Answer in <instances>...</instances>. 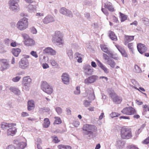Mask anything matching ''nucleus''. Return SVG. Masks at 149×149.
Listing matches in <instances>:
<instances>
[{"instance_id":"nucleus-61","label":"nucleus","mask_w":149,"mask_h":149,"mask_svg":"<svg viewBox=\"0 0 149 149\" xmlns=\"http://www.w3.org/2000/svg\"><path fill=\"white\" fill-rule=\"evenodd\" d=\"M111 57L115 59H117V57H114V54H113L112 53H110L109 52V54H108Z\"/></svg>"},{"instance_id":"nucleus-55","label":"nucleus","mask_w":149,"mask_h":149,"mask_svg":"<svg viewBox=\"0 0 149 149\" xmlns=\"http://www.w3.org/2000/svg\"><path fill=\"white\" fill-rule=\"evenodd\" d=\"M76 91H75L74 92V93L75 94H78L80 93V87L79 86H77L76 88Z\"/></svg>"},{"instance_id":"nucleus-62","label":"nucleus","mask_w":149,"mask_h":149,"mask_svg":"<svg viewBox=\"0 0 149 149\" xmlns=\"http://www.w3.org/2000/svg\"><path fill=\"white\" fill-rule=\"evenodd\" d=\"M120 119H130V118L128 116H121L119 117Z\"/></svg>"},{"instance_id":"nucleus-16","label":"nucleus","mask_w":149,"mask_h":149,"mask_svg":"<svg viewBox=\"0 0 149 149\" xmlns=\"http://www.w3.org/2000/svg\"><path fill=\"white\" fill-rule=\"evenodd\" d=\"M53 17L51 15H48L46 16L43 20V22L44 24H47L52 22L54 21Z\"/></svg>"},{"instance_id":"nucleus-12","label":"nucleus","mask_w":149,"mask_h":149,"mask_svg":"<svg viewBox=\"0 0 149 149\" xmlns=\"http://www.w3.org/2000/svg\"><path fill=\"white\" fill-rule=\"evenodd\" d=\"M61 79L63 82L65 84H68L70 81V77L68 74L64 73L61 76Z\"/></svg>"},{"instance_id":"nucleus-30","label":"nucleus","mask_w":149,"mask_h":149,"mask_svg":"<svg viewBox=\"0 0 149 149\" xmlns=\"http://www.w3.org/2000/svg\"><path fill=\"white\" fill-rule=\"evenodd\" d=\"M58 149H72L71 147L69 146H66L63 144H60L57 146Z\"/></svg>"},{"instance_id":"nucleus-35","label":"nucleus","mask_w":149,"mask_h":149,"mask_svg":"<svg viewBox=\"0 0 149 149\" xmlns=\"http://www.w3.org/2000/svg\"><path fill=\"white\" fill-rule=\"evenodd\" d=\"M60 13L63 15H66L67 14V10L64 8H61L60 10Z\"/></svg>"},{"instance_id":"nucleus-28","label":"nucleus","mask_w":149,"mask_h":149,"mask_svg":"<svg viewBox=\"0 0 149 149\" xmlns=\"http://www.w3.org/2000/svg\"><path fill=\"white\" fill-rule=\"evenodd\" d=\"M120 18V19L121 22H124L127 19V16L121 12L119 13Z\"/></svg>"},{"instance_id":"nucleus-49","label":"nucleus","mask_w":149,"mask_h":149,"mask_svg":"<svg viewBox=\"0 0 149 149\" xmlns=\"http://www.w3.org/2000/svg\"><path fill=\"white\" fill-rule=\"evenodd\" d=\"M31 54L36 58L38 57V55L36 52L32 51L31 52Z\"/></svg>"},{"instance_id":"nucleus-15","label":"nucleus","mask_w":149,"mask_h":149,"mask_svg":"<svg viewBox=\"0 0 149 149\" xmlns=\"http://www.w3.org/2000/svg\"><path fill=\"white\" fill-rule=\"evenodd\" d=\"M104 7L105 8L107 9L108 10L111 12H113L115 11L112 3L110 2H107L104 3Z\"/></svg>"},{"instance_id":"nucleus-13","label":"nucleus","mask_w":149,"mask_h":149,"mask_svg":"<svg viewBox=\"0 0 149 149\" xmlns=\"http://www.w3.org/2000/svg\"><path fill=\"white\" fill-rule=\"evenodd\" d=\"M31 81V79L29 76L24 77L22 79V84L26 88V87H28V85L29 84Z\"/></svg>"},{"instance_id":"nucleus-43","label":"nucleus","mask_w":149,"mask_h":149,"mask_svg":"<svg viewBox=\"0 0 149 149\" xmlns=\"http://www.w3.org/2000/svg\"><path fill=\"white\" fill-rule=\"evenodd\" d=\"M143 110L144 111H146L148 110L149 111V106L148 105L146 104H145V105H143Z\"/></svg>"},{"instance_id":"nucleus-6","label":"nucleus","mask_w":149,"mask_h":149,"mask_svg":"<svg viewBox=\"0 0 149 149\" xmlns=\"http://www.w3.org/2000/svg\"><path fill=\"white\" fill-rule=\"evenodd\" d=\"M41 88L43 91L48 94H51L53 92L52 88L45 81L42 82Z\"/></svg>"},{"instance_id":"nucleus-46","label":"nucleus","mask_w":149,"mask_h":149,"mask_svg":"<svg viewBox=\"0 0 149 149\" xmlns=\"http://www.w3.org/2000/svg\"><path fill=\"white\" fill-rule=\"evenodd\" d=\"M21 78V77L17 76L16 77L13 78L12 79V80L14 82H17L19 81V80Z\"/></svg>"},{"instance_id":"nucleus-52","label":"nucleus","mask_w":149,"mask_h":149,"mask_svg":"<svg viewBox=\"0 0 149 149\" xmlns=\"http://www.w3.org/2000/svg\"><path fill=\"white\" fill-rule=\"evenodd\" d=\"M102 11L103 13L105 14L106 16H107L109 15V12L105 8H102Z\"/></svg>"},{"instance_id":"nucleus-32","label":"nucleus","mask_w":149,"mask_h":149,"mask_svg":"<svg viewBox=\"0 0 149 149\" xmlns=\"http://www.w3.org/2000/svg\"><path fill=\"white\" fill-rule=\"evenodd\" d=\"M55 120L54 123V124H59L62 123V121L60 118L58 117H54Z\"/></svg>"},{"instance_id":"nucleus-56","label":"nucleus","mask_w":149,"mask_h":149,"mask_svg":"<svg viewBox=\"0 0 149 149\" xmlns=\"http://www.w3.org/2000/svg\"><path fill=\"white\" fill-rule=\"evenodd\" d=\"M42 67L43 69H47L49 67V65L47 63H43L42 64Z\"/></svg>"},{"instance_id":"nucleus-33","label":"nucleus","mask_w":149,"mask_h":149,"mask_svg":"<svg viewBox=\"0 0 149 149\" xmlns=\"http://www.w3.org/2000/svg\"><path fill=\"white\" fill-rule=\"evenodd\" d=\"M10 89L11 91L13 92L15 94L19 95L20 93L18 89L16 88L11 87L10 88Z\"/></svg>"},{"instance_id":"nucleus-9","label":"nucleus","mask_w":149,"mask_h":149,"mask_svg":"<svg viewBox=\"0 0 149 149\" xmlns=\"http://www.w3.org/2000/svg\"><path fill=\"white\" fill-rule=\"evenodd\" d=\"M137 48L139 52L141 54L145 52L147 49L145 45L142 43H139L137 45Z\"/></svg>"},{"instance_id":"nucleus-1","label":"nucleus","mask_w":149,"mask_h":149,"mask_svg":"<svg viewBox=\"0 0 149 149\" xmlns=\"http://www.w3.org/2000/svg\"><path fill=\"white\" fill-rule=\"evenodd\" d=\"M29 26L28 19L24 17L20 19L17 24V27L19 30H24L28 28Z\"/></svg>"},{"instance_id":"nucleus-51","label":"nucleus","mask_w":149,"mask_h":149,"mask_svg":"<svg viewBox=\"0 0 149 149\" xmlns=\"http://www.w3.org/2000/svg\"><path fill=\"white\" fill-rule=\"evenodd\" d=\"M50 63L52 66H56L57 65V63L54 60H51L50 61Z\"/></svg>"},{"instance_id":"nucleus-31","label":"nucleus","mask_w":149,"mask_h":149,"mask_svg":"<svg viewBox=\"0 0 149 149\" xmlns=\"http://www.w3.org/2000/svg\"><path fill=\"white\" fill-rule=\"evenodd\" d=\"M100 47L102 51L107 54H109V51L108 50V48L106 45H100Z\"/></svg>"},{"instance_id":"nucleus-8","label":"nucleus","mask_w":149,"mask_h":149,"mask_svg":"<svg viewBox=\"0 0 149 149\" xmlns=\"http://www.w3.org/2000/svg\"><path fill=\"white\" fill-rule=\"evenodd\" d=\"M19 68L23 69H25L29 66L28 60L25 58H23L19 63Z\"/></svg>"},{"instance_id":"nucleus-27","label":"nucleus","mask_w":149,"mask_h":149,"mask_svg":"<svg viewBox=\"0 0 149 149\" xmlns=\"http://www.w3.org/2000/svg\"><path fill=\"white\" fill-rule=\"evenodd\" d=\"M21 52V50L19 48H14L12 50L13 54L15 56H18Z\"/></svg>"},{"instance_id":"nucleus-17","label":"nucleus","mask_w":149,"mask_h":149,"mask_svg":"<svg viewBox=\"0 0 149 149\" xmlns=\"http://www.w3.org/2000/svg\"><path fill=\"white\" fill-rule=\"evenodd\" d=\"M84 72L86 74L89 75L93 72V69L90 65L85 66L84 67Z\"/></svg>"},{"instance_id":"nucleus-10","label":"nucleus","mask_w":149,"mask_h":149,"mask_svg":"<svg viewBox=\"0 0 149 149\" xmlns=\"http://www.w3.org/2000/svg\"><path fill=\"white\" fill-rule=\"evenodd\" d=\"M97 77L95 75H93L86 79L84 80L85 84H88L94 83L97 79Z\"/></svg>"},{"instance_id":"nucleus-48","label":"nucleus","mask_w":149,"mask_h":149,"mask_svg":"<svg viewBox=\"0 0 149 149\" xmlns=\"http://www.w3.org/2000/svg\"><path fill=\"white\" fill-rule=\"evenodd\" d=\"M7 149H17V148L14 145H10L8 146Z\"/></svg>"},{"instance_id":"nucleus-5","label":"nucleus","mask_w":149,"mask_h":149,"mask_svg":"<svg viewBox=\"0 0 149 149\" xmlns=\"http://www.w3.org/2000/svg\"><path fill=\"white\" fill-rule=\"evenodd\" d=\"M110 97L111 98L113 102L117 104L121 103L122 101V97L118 96L114 91H111L109 94Z\"/></svg>"},{"instance_id":"nucleus-24","label":"nucleus","mask_w":149,"mask_h":149,"mask_svg":"<svg viewBox=\"0 0 149 149\" xmlns=\"http://www.w3.org/2000/svg\"><path fill=\"white\" fill-rule=\"evenodd\" d=\"M10 8L13 11L19 10V8L18 4H9Z\"/></svg>"},{"instance_id":"nucleus-25","label":"nucleus","mask_w":149,"mask_h":149,"mask_svg":"<svg viewBox=\"0 0 149 149\" xmlns=\"http://www.w3.org/2000/svg\"><path fill=\"white\" fill-rule=\"evenodd\" d=\"M50 122L49 119L45 118L44 120V122L42 124L43 127L45 128H47L50 125Z\"/></svg>"},{"instance_id":"nucleus-19","label":"nucleus","mask_w":149,"mask_h":149,"mask_svg":"<svg viewBox=\"0 0 149 149\" xmlns=\"http://www.w3.org/2000/svg\"><path fill=\"white\" fill-rule=\"evenodd\" d=\"M11 127L8 129L7 131V133L8 135H10L13 136L16 133L17 130L15 126Z\"/></svg>"},{"instance_id":"nucleus-50","label":"nucleus","mask_w":149,"mask_h":149,"mask_svg":"<svg viewBox=\"0 0 149 149\" xmlns=\"http://www.w3.org/2000/svg\"><path fill=\"white\" fill-rule=\"evenodd\" d=\"M143 144H148L149 143V136L144 140L142 142Z\"/></svg>"},{"instance_id":"nucleus-40","label":"nucleus","mask_w":149,"mask_h":149,"mask_svg":"<svg viewBox=\"0 0 149 149\" xmlns=\"http://www.w3.org/2000/svg\"><path fill=\"white\" fill-rule=\"evenodd\" d=\"M19 0H10L9 4H18Z\"/></svg>"},{"instance_id":"nucleus-58","label":"nucleus","mask_w":149,"mask_h":149,"mask_svg":"<svg viewBox=\"0 0 149 149\" xmlns=\"http://www.w3.org/2000/svg\"><path fill=\"white\" fill-rule=\"evenodd\" d=\"M56 112L59 114H60L62 113V109L60 107H57L56 109Z\"/></svg>"},{"instance_id":"nucleus-4","label":"nucleus","mask_w":149,"mask_h":149,"mask_svg":"<svg viewBox=\"0 0 149 149\" xmlns=\"http://www.w3.org/2000/svg\"><path fill=\"white\" fill-rule=\"evenodd\" d=\"M63 37L62 35L60 32L56 31L55 32L54 35L53 36L52 41L54 43L63 44Z\"/></svg>"},{"instance_id":"nucleus-11","label":"nucleus","mask_w":149,"mask_h":149,"mask_svg":"<svg viewBox=\"0 0 149 149\" xmlns=\"http://www.w3.org/2000/svg\"><path fill=\"white\" fill-rule=\"evenodd\" d=\"M134 36L125 35L123 40V43L125 45H127L130 42L134 39Z\"/></svg>"},{"instance_id":"nucleus-54","label":"nucleus","mask_w":149,"mask_h":149,"mask_svg":"<svg viewBox=\"0 0 149 149\" xmlns=\"http://www.w3.org/2000/svg\"><path fill=\"white\" fill-rule=\"evenodd\" d=\"M22 36L24 38V39L25 40H26L29 38V36L28 35L24 33H23L22 34Z\"/></svg>"},{"instance_id":"nucleus-3","label":"nucleus","mask_w":149,"mask_h":149,"mask_svg":"<svg viewBox=\"0 0 149 149\" xmlns=\"http://www.w3.org/2000/svg\"><path fill=\"white\" fill-rule=\"evenodd\" d=\"M83 129L87 135H92L93 132H96L97 131V127L95 126L87 124L84 125Z\"/></svg>"},{"instance_id":"nucleus-47","label":"nucleus","mask_w":149,"mask_h":149,"mask_svg":"<svg viewBox=\"0 0 149 149\" xmlns=\"http://www.w3.org/2000/svg\"><path fill=\"white\" fill-rule=\"evenodd\" d=\"M91 93V97H88V99L89 100H93L94 98V94L93 90L92 89Z\"/></svg>"},{"instance_id":"nucleus-42","label":"nucleus","mask_w":149,"mask_h":149,"mask_svg":"<svg viewBox=\"0 0 149 149\" xmlns=\"http://www.w3.org/2000/svg\"><path fill=\"white\" fill-rule=\"evenodd\" d=\"M134 68L136 72L139 73L141 72V68L137 65H135L134 66Z\"/></svg>"},{"instance_id":"nucleus-2","label":"nucleus","mask_w":149,"mask_h":149,"mask_svg":"<svg viewBox=\"0 0 149 149\" xmlns=\"http://www.w3.org/2000/svg\"><path fill=\"white\" fill-rule=\"evenodd\" d=\"M120 132L121 137L123 139H129L132 137L131 130L130 128L123 127Z\"/></svg>"},{"instance_id":"nucleus-21","label":"nucleus","mask_w":149,"mask_h":149,"mask_svg":"<svg viewBox=\"0 0 149 149\" xmlns=\"http://www.w3.org/2000/svg\"><path fill=\"white\" fill-rule=\"evenodd\" d=\"M116 47L123 56L124 57H127V55L124 48H122L119 45H117Z\"/></svg>"},{"instance_id":"nucleus-26","label":"nucleus","mask_w":149,"mask_h":149,"mask_svg":"<svg viewBox=\"0 0 149 149\" xmlns=\"http://www.w3.org/2000/svg\"><path fill=\"white\" fill-rule=\"evenodd\" d=\"M26 144L25 142L22 141L19 142L17 145V149H23L26 146Z\"/></svg>"},{"instance_id":"nucleus-7","label":"nucleus","mask_w":149,"mask_h":149,"mask_svg":"<svg viewBox=\"0 0 149 149\" xmlns=\"http://www.w3.org/2000/svg\"><path fill=\"white\" fill-rule=\"evenodd\" d=\"M121 112L123 114L127 115H134L136 113L135 109L131 107L124 108L121 111Z\"/></svg>"},{"instance_id":"nucleus-36","label":"nucleus","mask_w":149,"mask_h":149,"mask_svg":"<svg viewBox=\"0 0 149 149\" xmlns=\"http://www.w3.org/2000/svg\"><path fill=\"white\" fill-rule=\"evenodd\" d=\"M9 67V64L6 65H1L0 68L1 70V71H3L5 70L8 68Z\"/></svg>"},{"instance_id":"nucleus-53","label":"nucleus","mask_w":149,"mask_h":149,"mask_svg":"<svg viewBox=\"0 0 149 149\" xmlns=\"http://www.w3.org/2000/svg\"><path fill=\"white\" fill-rule=\"evenodd\" d=\"M31 33L33 34H36L37 32L36 29L34 27H32L31 28Z\"/></svg>"},{"instance_id":"nucleus-38","label":"nucleus","mask_w":149,"mask_h":149,"mask_svg":"<svg viewBox=\"0 0 149 149\" xmlns=\"http://www.w3.org/2000/svg\"><path fill=\"white\" fill-rule=\"evenodd\" d=\"M142 21L145 25L146 26L149 25V20L148 19L146 18H144L142 19Z\"/></svg>"},{"instance_id":"nucleus-41","label":"nucleus","mask_w":149,"mask_h":149,"mask_svg":"<svg viewBox=\"0 0 149 149\" xmlns=\"http://www.w3.org/2000/svg\"><path fill=\"white\" fill-rule=\"evenodd\" d=\"M0 61L2 63V65L8 64L7 60L6 59H0Z\"/></svg>"},{"instance_id":"nucleus-39","label":"nucleus","mask_w":149,"mask_h":149,"mask_svg":"<svg viewBox=\"0 0 149 149\" xmlns=\"http://www.w3.org/2000/svg\"><path fill=\"white\" fill-rule=\"evenodd\" d=\"M120 115V114L115 112H112L111 114V116L112 118L118 117Z\"/></svg>"},{"instance_id":"nucleus-29","label":"nucleus","mask_w":149,"mask_h":149,"mask_svg":"<svg viewBox=\"0 0 149 149\" xmlns=\"http://www.w3.org/2000/svg\"><path fill=\"white\" fill-rule=\"evenodd\" d=\"M98 65L104 71L105 73H108L109 71L108 69L100 61H99V64H98Z\"/></svg>"},{"instance_id":"nucleus-60","label":"nucleus","mask_w":149,"mask_h":149,"mask_svg":"<svg viewBox=\"0 0 149 149\" xmlns=\"http://www.w3.org/2000/svg\"><path fill=\"white\" fill-rule=\"evenodd\" d=\"M112 19L113 22H116V23H117L118 22V18L114 16H112Z\"/></svg>"},{"instance_id":"nucleus-63","label":"nucleus","mask_w":149,"mask_h":149,"mask_svg":"<svg viewBox=\"0 0 149 149\" xmlns=\"http://www.w3.org/2000/svg\"><path fill=\"white\" fill-rule=\"evenodd\" d=\"M21 115L22 116V117H26L28 116H29V114L28 113L26 112H23L22 113Z\"/></svg>"},{"instance_id":"nucleus-59","label":"nucleus","mask_w":149,"mask_h":149,"mask_svg":"<svg viewBox=\"0 0 149 149\" xmlns=\"http://www.w3.org/2000/svg\"><path fill=\"white\" fill-rule=\"evenodd\" d=\"M82 55L79 52H76L74 54V56L75 58H79L82 56Z\"/></svg>"},{"instance_id":"nucleus-20","label":"nucleus","mask_w":149,"mask_h":149,"mask_svg":"<svg viewBox=\"0 0 149 149\" xmlns=\"http://www.w3.org/2000/svg\"><path fill=\"white\" fill-rule=\"evenodd\" d=\"M27 104L28 110L31 111L34 108L35 105L33 100H29Z\"/></svg>"},{"instance_id":"nucleus-37","label":"nucleus","mask_w":149,"mask_h":149,"mask_svg":"<svg viewBox=\"0 0 149 149\" xmlns=\"http://www.w3.org/2000/svg\"><path fill=\"white\" fill-rule=\"evenodd\" d=\"M53 142L57 143L60 141V140L58 139L56 136H53L52 137Z\"/></svg>"},{"instance_id":"nucleus-18","label":"nucleus","mask_w":149,"mask_h":149,"mask_svg":"<svg viewBox=\"0 0 149 149\" xmlns=\"http://www.w3.org/2000/svg\"><path fill=\"white\" fill-rule=\"evenodd\" d=\"M16 124L15 123H7L5 122L2 123L1 125V127L3 129H6L7 128L11 127H12L15 126Z\"/></svg>"},{"instance_id":"nucleus-22","label":"nucleus","mask_w":149,"mask_h":149,"mask_svg":"<svg viewBox=\"0 0 149 149\" xmlns=\"http://www.w3.org/2000/svg\"><path fill=\"white\" fill-rule=\"evenodd\" d=\"M25 45L27 46H32L35 44V41L32 39L29 38L24 41Z\"/></svg>"},{"instance_id":"nucleus-34","label":"nucleus","mask_w":149,"mask_h":149,"mask_svg":"<svg viewBox=\"0 0 149 149\" xmlns=\"http://www.w3.org/2000/svg\"><path fill=\"white\" fill-rule=\"evenodd\" d=\"M108 63L112 68H114L116 64V63L114 61L112 60H108Z\"/></svg>"},{"instance_id":"nucleus-44","label":"nucleus","mask_w":149,"mask_h":149,"mask_svg":"<svg viewBox=\"0 0 149 149\" xmlns=\"http://www.w3.org/2000/svg\"><path fill=\"white\" fill-rule=\"evenodd\" d=\"M128 45V48L131 51H132L133 49V43H129L127 45Z\"/></svg>"},{"instance_id":"nucleus-57","label":"nucleus","mask_w":149,"mask_h":149,"mask_svg":"<svg viewBox=\"0 0 149 149\" xmlns=\"http://www.w3.org/2000/svg\"><path fill=\"white\" fill-rule=\"evenodd\" d=\"M127 148L128 149H138L137 147L132 145H130L128 146Z\"/></svg>"},{"instance_id":"nucleus-64","label":"nucleus","mask_w":149,"mask_h":149,"mask_svg":"<svg viewBox=\"0 0 149 149\" xmlns=\"http://www.w3.org/2000/svg\"><path fill=\"white\" fill-rule=\"evenodd\" d=\"M136 102L139 105H141L143 104V102L141 101L136 100Z\"/></svg>"},{"instance_id":"nucleus-23","label":"nucleus","mask_w":149,"mask_h":149,"mask_svg":"<svg viewBox=\"0 0 149 149\" xmlns=\"http://www.w3.org/2000/svg\"><path fill=\"white\" fill-rule=\"evenodd\" d=\"M109 36L112 40L116 41L118 40L117 36L115 35L114 33L112 31H109Z\"/></svg>"},{"instance_id":"nucleus-45","label":"nucleus","mask_w":149,"mask_h":149,"mask_svg":"<svg viewBox=\"0 0 149 149\" xmlns=\"http://www.w3.org/2000/svg\"><path fill=\"white\" fill-rule=\"evenodd\" d=\"M90 102H88L87 100H86L84 101V104L85 107H87L90 105Z\"/></svg>"},{"instance_id":"nucleus-14","label":"nucleus","mask_w":149,"mask_h":149,"mask_svg":"<svg viewBox=\"0 0 149 149\" xmlns=\"http://www.w3.org/2000/svg\"><path fill=\"white\" fill-rule=\"evenodd\" d=\"M43 53L49 54L52 55H54L56 54V52L52 48L47 47L43 50Z\"/></svg>"}]
</instances>
